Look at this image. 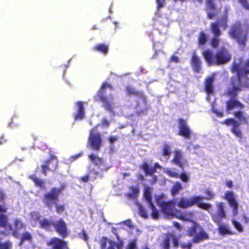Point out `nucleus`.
I'll use <instances>...</instances> for the list:
<instances>
[{
    "label": "nucleus",
    "instance_id": "25",
    "mask_svg": "<svg viewBox=\"0 0 249 249\" xmlns=\"http://www.w3.org/2000/svg\"><path fill=\"white\" fill-rule=\"evenodd\" d=\"M161 166L158 163L155 164L154 167H150L147 163H144L142 166L141 168L144 171L146 175H152L157 168L160 169Z\"/></svg>",
    "mask_w": 249,
    "mask_h": 249
},
{
    "label": "nucleus",
    "instance_id": "2",
    "mask_svg": "<svg viewBox=\"0 0 249 249\" xmlns=\"http://www.w3.org/2000/svg\"><path fill=\"white\" fill-rule=\"evenodd\" d=\"M5 198L4 193L0 189V227L3 228L9 231H12V235L15 237H18L19 235L18 230L25 229V225L20 220L16 219L14 221L15 230H13L12 225L9 223L8 216L4 214L7 210L4 203Z\"/></svg>",
    "mask_w": 249,
    "mask_h": 249
},
{
    "label": "nucleus",
    "instance_id": "63",
    "mask_svg": "<svg viewBox=\"0 0 249 249\" xmlns=\"http://www.w3.org/2000/svg\"><path fill=\"white\" fill-rule=\"evenodd\" d=\"M140 104V101H139V102H138V104H137L138 106H139V104Z\"/></svg>",
    "mask_w": 249,
    "mask_h": 249
},
{
    "label": "nucleus",
    "instance_id": "9",
    "mask_svg": "<svg viewBox=\"0 0 249 249\" xmlns=\"http://www.w3.org/2000/svg\"><path fill=\"white\" fill-rule=\"evenodd\" d=\"M97 125L91 128L89 131L88 143L91 149L95 151L100 150L103 144V141L100 133L97 132Z\"/></svg>",
    "mask_w": 249,
    "mask_h": 249
},
{
    "label": "nucleus",
    "instance_id": "61",
    "mask_svg": "<svg viewBox=\"0 0 249 249\" xmlns=\"http://www.w3.org/2000/svg\"><path fill=\"white\" fill-rule=\"evenodd\" d=\"M98 27L97 26V25H94L91 27V30H97L98 29Z\"/></svg>",
    "mask_w": 249,
    "mask_h": 249
},
{
    "label": "nucleus",
    "instance_id": "4",
    "mask_svg": "<svg viewBox=\"0 0 249 249\" xmlns=\"http://www.w3.org/2000/svg\"><path fill=\"white\" fill-rule=\"evenodd\" d=\"M202 53L209 66L225 64L229 62L231 58V54L224 48H221L215 54H214L209 49L204 50Z\"/></svg>",
    "mask_w": 249,
    "mask_h": 249
},
{
    "label": "nucleus",
    "instance_id": "1",
    "mask_svg": "<svg viewBox=\"0 0 249 249\" xmlns=\"http://www.w3.org/2000/svg\"><path fill=\"white\" fill-rule=\"evenodd\" d=\"M231 70L233 72H237V79L235 82H232L231 88L228 91L231 99L227 102L226 108L229 113L234 109H239L243 107V105L235 98L237 92L240 90L239 85L249 87V66H246V62H243L241 59L235 60Z\"/></svg>",
    "mask_w": 249,
    "mask_h": 249
},
{
    "label": "nucleus",
    "instance_id": "54",
    "mask_svg": "<svg viewBox=\"0 0 249 249\" xmlns=\"http://www.w3.org/2000/svg\"><path fill=\"white\" fill-rule=\"evenodd\" d=\"M102 125L107 127L109 125V122L106 119H103L101 121Z\"/></svg>",
    "mask_w": 249,
    "mask_h": 249
},
{
    "label": "nucleus",
    "instance_id": "51",
    "mask_svg": "<svg viewBox=\"0 0 249 249\" xmlns=\"http://www.w3.org/2000/svg\"><path fill=\"white\" fill-rule=\"evenodd\" d=\"M206 194L208 196H207L206 198L208 199H212L213 197V196H214L213 193L212 191H211L210 190L206 191Z\"/></svg>",
    "mask_w": 249,
    "mask_h": 249
},
{
    "label": "nucleus",
    "instance_id": "10",
    "mask_svg": "<svg viewBox=\"0 0 249 249\" xmlns=\"http://www.w3.org/2000/svg\"><path fill=\"white\" fill-rule=\"evenodd\" d=\"M107 88L111 90H113V88L110 84L104 83L98 90L96 94V98L95 99L97 101H101L103 103V107L105 109L109 112H112L113 110L112 102L107 96H105L106 90Z\"/></svg>",
    "mask_w": 249,
    "mask_h": 249
},
{
    "label": "nucleus",
    "instance_id": "28",
    "mask_svg": "<svg viewBox=\"0 0 249 249\" xmlns=\"http://www.w3.org/2000/svg\"><path fill=\"white\" fill-rule=\"evenodd\" d=\"M29 178L31 179L35 183L36 187L40 189L44 188L45 187V182L44 180L38 178L36 174L31 175Z\"/></svg>",
    "mask_w": 249,
    "mask_h": 249
},
{
    "label": "nucleus",
    "instance_id": "36",
    "mask_svg": "<svg viewBox=\"0 0 249 249\" xmlns=\"http://www.w3.org/2000/svg\"><path fill=\"white\" fill-rule=\"evenodd\" d=\"M207 41V36L203 32H201L198 38L199 46L201 47L204 45Z\"/></svg>",
    "mask_w": 249,
    "mask_h": 249
},
{
    "label": "nucleus",
    "instance_id": "35",
    "mask_svg": "<svg viewBox=\"0 0 249 249\" xmlns=\"http://www.w3.org/2000/svg\"><path fill=\"white\" fill-rule=\"evenodd\" d=\"M25 241H28L30 242L32 241V236L29 231H25L22 234L19 245H22Z\"/></svg>",
    "mask_w": 249,
    "mask_h": 249
},
{
    "label": "nucleus",
    "instance_id": "30",
    "mask_svg": "<svg viewBox=\"0 0 249 249\" xmlns=\"http://www.w3.org/2000/svg\"><path fill=\"white\" fill-rule=\"evenodd\" d=\"M171 153V148L167 144H164L162 148V158L160 159L161 161H166L169 159Z\"/></svg>",
    "mask_w": 249,
    "mask_h": 249
},
{
    "label": "nucleus",
    "instance_id": "37",
    "mask_svg": "<svg viewBox=\"0 0 249 249\" xmlns=\"http://www.w3.org/2000/svg\"><path fill=\"white\" fill-rule=\"evenodd\" d=\"M182 189L181 184L179 182H176L172 187L171 193L173 196L176 195L180 190Z\"/></svg>",
    "mask_w": 249,
    "mask_h": 249
},
{
    "label": "nucleus",
    "instance_id": "26",
    "mask_svg": "<svg viewBox=\"0 0 249 249\" xmlns=\"http://www.w3.org/2000/svg\"><path fill=\"white\" fill-rule=\"evenodd\" d=\"M176 217L183 221L192 222L193 221L194 219L193 213H192L187 212H182L180 211H178V212L176 213Z\"/></svg>",
    "mask_w": 249,
    "mask_h": 249
},
{
    "label": "nucleus",
    "instance_id": "32",
    "mask_svg": "<svg viewBox=\"0 0 249 249\" xmlns=\"http://www.w3.org/2000/svg\"><path fill=\"white\" fill-rule=\"evenodd\" d=\"M93 50L106 55L108 52L109 48L106 44L99 43L93 47Z\"/></svg>",
    "mask_w": 249,
    "mask_h": 249
},
{
    "label": "nucleus",
    "instance_id": "16",
    "mask_svg": "<svg viewBox=\"0 0 249 249\" xmlns=\"http://www.w3.org/2000/svg\"><path fill=\"white\" fill-rule=\"evenodd\" d=\"M101 249H122L123 244L116 243L108 239L107 237H102L99 241Z\"/></svg>",
    "mask_w": 249,
    "mask_h": 249
},
{
    "label": "nucleus",
    "instance_id": "59",
    "mask_svg": "<svg viewBox=\"0 0 249 249\" xmlns=\"http://www.w3.org/2000/svg\"><path fill=\"white\" fill-rule=\"evenodd\" d=\"M174 225L178 230H180L181 228V227L180 226V224L178 222H174Z\"/></svg>",
    "mask_w": 249,
    "mask_h": 249
},
{
    "label": "nucleus",
    "instance_id": "43",
    "mask_svg": "<svg viewBox=\"0 0 249 249\" xmlns=\"http://www.w3.org/2000/svg\"><path fill=\"white\" fill-rule=\"evenodd\" d=\"M232 223L235 229L237 230L239 232H242L243 231V228L242 226V225L239 222L234 219H233Z\"/></svg>",
    "mask_w": 249,
    "mask_h": 249
},
{
    "label": "nucleus",
    "instance_id": "18",
    "mask_svg": "<svg viewBox=\"0 0 249 249\" xmlns=\"http://www.w3.org/2000/svg\"><path fill=\"white\" fill-rule=\"evenodd\" d=\"M53 227L55 231L63 238H65L68 236L67 224L62 218H59L56 222H54Z\"/></svg>",
    "mask_w": 249,
    "mask_h": 249
},
{
    "label": "nucleus",
    "instance_id": "45",
    "mask_svg": "<svg viewBox=\"0 0 249 249\" xmlns=\"http://www.w3.org/2000/svg\"><path fill=\"white\" fill-rule=\"evenodd\" d=\"M212 111L213 112L215 113L217 116L219 117H223V113L222 111L218 110L217 109L215 108L213 105L212 106Z\"/></svg>",
    "mask_w": 249,
    "mask_h": 249
},
{
    "label": "nucleus",
    "instance_id": "31",
    "mask_svg": "<svg viewBox=\"0 0 249 249\" xmlns=\"http://www.w3.org/2000/svg\"><path fill=\"white\" fill-rule=\"evenodd\" d=\"M192 64L194 70L196 72H199L201 68V61L199 57L195 54H193Z\"/></svg>",
    "mask_w": 249,
    "mask_h": 249
},
{
    "label": "nucleus",
    "instance_id": "22",
    "mask_svg": "<svg viewBox=\"0 0 249 249\" xmlns=\"http://www.w3.org/2000/svg\"><path fill=\"white\" fill-rule=\"evenodd\" d=\"M174 157L172 162L179 167H182L186 160L184 158L183 154L179 150H175L174 152Z\"/></svg>",
    "mask_w": 249,
    "mask_h": 249
},
{
    "label": "nucleus",
    "instance_id": "53",
    "mask_svg": "<svg viewBox=\"0 0 249 249\" xmlns=\"http://www.w3.org/2000/svg\"><path fill=\"white\" fill-rule=\"evenodd\" d=\"M172 240H173V243L174 244V246L177 248L178 246V240L175 236L172 237Z\"/></svg>",
    "mask_w": 249,
    "mask_h": 249
},
{
    "label": "nucleus",
    "instance_id": "14",
    "mask_svg": "<svg viewBox=\"0 0 249 249\" xmlns=\"http://www.w3.org/2000/svg\"><path fill=\"white\" fill-rule=\"evenodd\" d=\"M138 193V188L136 187H132L130 188V191L127 194V197L128 199H132L135 200L139 214L144 218H147L148 216L145 208L140 203L136 201V198Z\"/></svg>",
    "mask_w": 249,
    "mask_h": 249
},
{
    "label": "nucleus",
    "instance_id": "40",
    "mask_svg": "<svg viewBox=\"0 0 249 249\" xmlns=\"http://www.w3.org/2000/svg\"><path fill=\"white\" fill-rule=\"evenodd\" d=\"M137 238H135L133 240L130 241L128 242V244L125 249H136L137 245H136Z\"/></svg>",
    "mask_w": 249,
    "mask_h": 249
},
{
    "label": "nucleus",
    "instance_id": "58",
    "mask_svg": "<svg viewBox=\"0 0 249 249\" xmlns=\"http://www.w3.org/2000/svg\"><path fill=\"white\" fill-rule=\"evenodd\" d=\"M226 186L229 188H231L232 186V182L231 181H227L226 182Z\"/></svg>",
    "mask_w": 249,
    "mask_h": 249
},
{
    "label": "nucleus",
    "instance_id": "12",
    "mask_svg": "<svg viewBox=\"0 0 249 249\" xmlns=\"http://www.w3.org/2000/svg\"><path fill=\"white\" fill-rule=\"evenodd\" d=\"M158 204L162 212L168 218L176 217V213L178 212L175 209L177 201L172 200L168 202L163 201L158 202Z\"/></svg>",
    "mask_w": 249,
    "mask_h": 249
},
{
    "label": "nucleus",
    "instance_id": "33",
    "mask_svg": "<svg viewBox=\"0 0 249 249\" xmlns=\"http://www.w3.org/2000/svg\"><path fill=\"white\" fill-rule=\"evenodd\" d=\"M228 10V8H226L225 9V15L222 18L218 19V20L215 22L218 23L217 26L219 29V27H220L225 30L227 27L228 17L227 13Z\"/></svg>",
    "mask_w": 249,
    "mask_h": 249
},
{
    "label": "nucleus",
    "instance_id": "17",
    "mask_svg": "<svg viewBox=\"0 0 249 249\" xmlns=\"http://www.w3.org/2000/svg\"><path fill=\"white\" fill-rule=\"evenodd\" d=\"M47 245L51 247V249H68L67 242L56 237L51 238Z\"/></svg>",
    "mask_w": 249,
    "mask_h": 249
},
{
    "label": "nucleus",
    "instance_id": "41",
    "mask_svg": "<svg viewBox=\"0 0 249 249\" xmlns=\"http://www.w3.org/2000/svg\"><path fill=\"white\" fill-rule=\"evenodd\" d=\"M214 0H207V9L211 10H214L215 9Z\"/></svg>",
    "mask_w": 249,
    "mask_h": 249
},
{
    "label": "nucleus",
    "instance_id": "27",
    "mask_svg": "<svg viewBox=\"0 0 249 249\" xmlns=\"http://www.w3.org/2000/svg\"><path fill=\"white\" fill-rule=\"evenodd\" d=\"M54 222L47 218H43L39 220L40 227L48 231L52 230V227H53Z\"/></svg>",
    "mask_w": 249,
    "mask_h": 249
},
{
    "label": "nucleus",
    "instance_id": "56",
    "mask_svg": "<svg viewBox=\"0 0 249 249\" xmlns=\"http://www.w3.org/2000/svg\"><path fill=\"white\" fill-rule=\"evenodd\" d=\"M83 153L82 152L81 153H78L76 155H73V156H72L71 157V158L72 159V160H76V159H77L78 158L80 157V156H81L82 155Z\"/></svg>",
    "mask_w": 249,
    "mask_h": 249
},
{
    "label": "nucleus",
    "instance_id": "20",
    "mask_svg": "<svg viewBox=\"0 0 249 249\" xmlns=\"http://www.w3.org/2000/svg\"><path fill=\"white\" fill-rule=\"evenodd\" d=\"M178 125L179 130L178 134L184 137L185 138L189 139L191 132L186 122L182 119H180L178 122Z\"/></svg>",
    "mask_w": 249,
    "mask_h": 249
},
{
    "label": "nucleus",
    "instance_id": "57",
    "mask_svg": "<svg viewBox=\"0 0 249 249\" xmlns=\"http://www.w3.org/2000/svg\"><path fill=\"white\" fill-rule=\"evenodd\" d=\"M171 61L178 62V58L175 56H173L171 58Z\"/></svg>",
    "mask_w": 249,
    "mask_h": 249
},
{
    "label": "nucleus",
    "instance_id": "39",
    "mask_svg": "<svg viewBox=\"0 0 249 249\" xmlns=\"http://www.w3.org/2000/svg\"><path fill=\"white\" fill-rule=\"evenodd\" d=\"M164 172L171 177L178 178L179 177L178 173L168 168L164 169Z\"/></svg>",
    "mask_w": 249,
    "mask_h": 249
},
{
    "label": "nucleus",
    "instance_id": "15",
    "mask_svg": "<svg viewBox=\"0 0 249 249\" xmlns=\"http://www.w3.org/2000/svg\"><path fill=\"white\" fill-rule=\"evenodd\" d=\"M152 189L149 187H145L144 192V197L147 203V205L152 210V217L157 219L159 217V212L152 202Z\"/></svg>",
    "mask_w": 249,
    "mask_h": 249
},
{
    "label": "nucleus",
    "instance_id": "6",
    "mask_svg": "<svg viewBox=\"0 0 249 249\" xmlns=\"http://www.w3.org/2000/svg\"><path fill=\"white\" fill-rule=\"evenodd\" d=\"M217 212L215 213H212L213 220L218 224L219 232L221 235L226 234H231L232 232L230 231L228 225L221 224L222 219L226 217V213L224 210V204L222 203H218L217 205Z\"/></svg>",
    "mask_w": 249,
    "mask_h": 249
},
{
    "label": "nucleus",
    "instance_id": "49",
    "mask_svg": "<svg viewBox=\"0 0 249 249\" xmlns=\"http://www.w3.org/2000/svg\"><path fill=\"white\" fill-rule=\"evenodd\" d=\"M180 246L183 249H190L192 247V244L191 243H189L187 244L181 243Z\"/></svg>",
    "mask_w": 249,
    "mask_h": 249
},
{
    "label": "nucleus",
    "instance_id": "11",
    "mask_svg": "<svg viewBox=\"0 0 249 249\" xmlns=\"http://www.w3.org/2000/svg\"><path fill=\"white\" fill-rule=\"evenodd\" d=\"M58 160L54 155H50L49 159L44 160L41 165L42 173L44 175H47L48 172H54L58 167Z\"/></svg>",
    "mask_w": 249,
    "mask_h": 249
},
{
    "label": "nucleus",
    "instance_id": "55",
    "mask_svg": "<svg viewBox=\"0 0 249 249\" xmlns=\"http://www.w3.org/2000/svg\"><path fill=\"white\" fill-rule=\"evenodd\" d=\"M216 14L214 12H208V17L210 19H212L213 17H215Z\"/></svg>",
    "mask_w": 249,
    "mask_h": 249
},
{
    "label": "nucleus",
    "instance_id": "7",
    "mask_svg": "<svg viewBox=\"0 0 249 249\" xmlns=\"http://www.w3.org/2000/svg\"><path fill=\"white\" fill-rule=\"evenodd\" d=\"M229 34L230 36L235 39L240 45H245L247 32L239 22H236L231 26Z\"/></svg>",
    "mask_w": 249,
    "mask_h": 249
},
{
    "label": "nucleus",
    "instance_id": "62",
    "mask_svg": "<svg viewBox=\"0 0 249 249\" xmlns=\"http://www.w3.org/2000/svg\"><path fill=\"white\" fill-rule=\"evenodd\" d=\"M143 177L142 176H141V178L142 179H143Z\"/></svg>",
    "mask_w": 249,
    "mask_h": 249
},
{
    "label": "nucleus",
    "instance_id": "34",
    "mask_svg": "<svg viewBox=\"0 0 249 249\" xmlns=\"http://www.w3.org/2000/svg\"><path fill=\"white\" fill-rule=\"evenodd\" d=\"M88 158L96 166L101 165L103 164L104 162L102 158L99 157L94 154L89 155Z\"/></svg>",
    "mask_w": 249,
    "mask_h": 249
},
{
    "label": "nucleus",
    "instance_id": "44",
    "mask_svg": "<svg viewBox=\"0 0 249 249\" xmlns=\"http://www.w3.org/2000/svg\"><path fill=\"white\" fill-rule=\"evenodd\" d=\"M80 237L85 241H87L89 238V236L87 234L84 229H82L81 232L79 233Z\"/></svg>",
    "mask_w": 249,
    "mask_h": 249
},
{
    "label": "nucleus",
    "instance_id": "46",
    "mask_svg": "<svg viewBox=\"0 0 249 249\" xmlns=\"http://www.w3.org/2000/svg\"><path fill=\"white\" fill-rule=\"evenodd\" d=\"M238 1L242 5L243 7L246 9H249V4L247 0H238Z\"/></svg>",
    "mask_w": 249,
    "mask_h": 249
},
{
    "label": "nucleus",
    "instance_id": "50",
    "mask_svg": "<svg viewBox=\"0 0 249 249\" xmlns=\"http://www.w3.org/2000/svg\"><path fill=\"white\" fill-rule=\"evenodd\" d=\"M179 177L181 179V180L184 182L188 181L189 179L188 176L185 173H183L181 175H180L179 176Z\"/></svg>",
    "mask_w": 249,
    "mask_h": 249
},
{
    "label": "nucleus",
    "instance_id": "13",
    "mask_svg": "<svg viewBox=\"0 0 249 249\" xmlns=\"http://www.w3.org/2000/svg\"><path fill=\"white\" fill-rule=\"evenodd\" d=\"M189 234L194 237L193 242L197 243L201 240L207 239L208 237V234L202 229V228L196 224L193 223V226L189 231Z\"/></svg>",
    "mask_w": 249,
    "mask_h": 249
},
{
    "label": "nucleus",
    "instance_id": "3",
    "mask_svg": "<svg viewBox=\"0 0 249 249\" xmlns=\"http://www.w3.org/2000/svg\"><path fill=\"white\" fill-rule=\"evenodd\" d=\"M64 188L63 185L58 188L53 187L49 192L44 193L42 198V201L46 207L51 210L54 206L55 212L59 214L62 213L65 209L64 204H57L59 196L62 193Z\"/></svg>",
    "mask_w": 249,
    "mask_h": 249
},
{
    "label": "nucleus",
    "instance_id": "19",
    "mask_svg": "<svg viewBox=\"0 0 249 249\" xmlns=\"http://www.w3.org/2000/svg\"><path fill=\"white\" fill-rule=\"evenodd\" d=\"M217 22H213L211 24V30L213 34V37L211 40V44L213 48H216L219 43V37L221 34V32L218 28Z\"/></svg>",
    "mask_w": 249,
    "mask_h": 249
},
{
    "label": "nucleus",
    "instance_id": "24",
    "mask_svg": "<svg viewBox=\"0 0 249 249\" xmlns=\"http://www.w3.org/2000/svg\"><path fill=\"white\" fill-rule=\"evenodd\" d=\"M127 92L129 95H134L135 96L139 98L144 105H146V97L143 92L141 91H137L135 89L131 87H128L126 89Z\"/></svg>",
    "mask_w": 249,
    "mask_h": 249
},
{
    "label": "nucleus",
    "instance_id": "60",
    "mask_svg": "<svg viewBox=\"0 0 249 249\" xmlns=\"http://www.w3.org/2000/svg\"><path fill=\"white\" fill-rule=\"evenodd\" d=\"M157 178L156 176H153L152 177V179L151 180H150V182L152 183H154L156 182L157 181Z\"/></svg>",
    "mask_w": 249,
    "mask_h": 249
},
{
    "label": "nucleus",
    "instance_id": "38",
    "mask_svg": "<svg viewBox=\"0 0 249 249\" xmlns=\"http://www.w3.org/2000/svg\"><path fill=\"white\" fill-rule=\"evenodd\" d=\"M125 226H127L131 230H132V231H131L132 233L135 232V233L137 234V232H139V230L133 226L132 221L129 219L125 220Z\"/></svg>",
    "mask_w": 249,
    "mask_h": 249
},
{
    "label": "nucleus",
    "instance_id": "23",
    "mask_svg": "<svg viewBox=\"0 0 249 249\" xmlns=\"http://www.w3.org/2000/svg\"><path fill=\"white\" fill-rule=\"evenodd\" d=\"M76 105L77 109L76 112L73 114L74 119L75 121L81 120L85 117L83 103L82 101H77Z\"/></svg>",
    "mask_w": 249,
    "mask_h": 249
},
{
    "label": "nucleus",
    "instance_id": "48",
    "mask_svg": "<svg viewBox=\"0 0 249 249\" xmlns=\"http://www.w3.org/2000/svg\"><path fill=\"white\" fill-rule=\"evenodd\" d=\"M79 180L83 182H87L89 180V175H86L81 177L80 178Z\"/></svg>",
    "mask_w": 249,
    "mask_h": 249
},
{
    "label": "nucleus",
    "instance_id": "47",
    "mask_svg": "<svg viewBox=\"0 0 249 249\" xmlns=\"http://www.w3.org/2000/svg\"><path fill=\"white\" fill-rule=\"evenodd\" d=\"M163 246L164 249H169L170 246V240L166 239L163 241Z\"/></svg>",
    "mask_w": 249,
    "mask_h": 249
},
{
    "label": "nucleus",
    "instance_id": "8",
    "mask_svg": "<svg viewBox=\"0 0 249 249\" xmlns=\"http://www.w3.org/2000/svg\"><path fill=\"white\" fill-rule=\"evenodd\" d=\"M202 199L203 197L200 196H195L189 198L182 197L177 203L178 206L181 208H186L196 204L200 208L208 210L211 207V205L203 203Z\"/></svg>",
    "mask_w": 249,
    "mask_h": 249
},
{
    "label": "nucleus",
    "instance_id": "42",
    "mask_svg": "<svg viewBox=\"0 0 249 249\" xmlns=\"http://www.w3.org/2000/svg\"><path fill=\"white\" fill-rule=\"evenodd\" d=\"M31 219L35 221H39L40 218V215L37 212H33L31 213Z\"/></svg>",
    "mask_w": 249,
    "mask_h": 249
},
{
    "label": "nucleus",
    "instance_id": "21",
    "mask_svg": "<svg viewBox=\"0 0 249 249\" xmlns=\"http://www.w3.org/2000/svg\"><path fill=\"white\" fill-rule=\"evenodd\" d=\"M225 196L230 207L232 209L233 215H236L238 213V203L235 200V196L232 192L228 191Z\"/></svg>",
    "mask_w": 249,
    "mask_h": 249
},
{
    "label": "nucleus",
    "instance_id": "64",
    "mask_svg": "<svg viewBox=\"0 0 249 249\" xmlns=\"http://www.w3.org/2000/svg\"><path fill=\"white\" fill-rule=\"evenodd\" d=\"M109 168H110V167H107V168H106V170H107L108 169H109Z\"/></svg>",
    "mask_w": 249,
    "mask_h": 249
},
{
    "label": "nucleus",
    "instance_id": "5",
    "mask_svg": "<svg viewBox=\"0 0 249 249\" xmlns=\"http://www.w3.org/2000/svg\"><path fill=\"white\" fill-rule=\"evenodd\" d=\"M233 114L238 121L233 119H228L225 121V124L232 125L231 131L237 137L242 138V134L239 128V125L242 123H247L248 117L243 112L240 111H234Z\"/></svg>",
    "mask_w": 249,
    "mask_h": 249
},
{
    "label": "nucleus",
    "instance_id": "52",
    "mask_svg": "<svg viewBox=\"0 0 249 249\" xmlns=\"http://www.w3.org/2000/svg\"><path fill=\"white\" fill-rule=\"evenodd\" d=\"M118 138L116 136H110L108 138L109 142L111 144L113 143Z\"/></svg>",
    "mask_w": 249,
    "mask_h": 249
},
{
    "label": "nucleus",
    "instance_id": "29",
    "mask_svg": "<svg viewBox=\"0 0 249 249\" xmlns=\"http://www.w3.org/2000/svg\"><path fill=\"white\" fill-rule=\"evenodd\" d=\"M214 78L213 76L209 77L206 80L205 88L206 92L208 94H212L213 91V83Z\"/></svg>",
    "mask_w": 249,
    "mask_h": 249
}]
</instances>
